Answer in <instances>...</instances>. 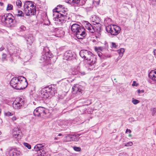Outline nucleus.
I'll return each instance as SVG.
<instances>
[{
	"label": "nucleus",
	"mask_w": 156,
	"mask_h": 156,
	"mask_svg": "<svg viewBox=\"0 0 156 156\" xmlns=\"http://www.w3.org/2000/svg\"><path fill=\"white\" fill-rule=\"evenodd\" d=\"M61 6H59V8H60V9H61V8H63V7H64L63 6V5H61Z\"/></svg>",
	"instance_id": "obj_55"
},
{
	"label": "nucleus",
	"mask_w": 156,
	"mask_h": 156,
	"mask_svg": "<svg viewBox=\"0 0 156 156\" xmlns=\"http://www.w3.org/2000/svg\"><path fill=\"white\" fill-rule=\"evenodd\" d=\"M138 85V84L136 83L135 81H133L132 84V86L133 87H137Z\"/></svg>",
	"instance_id": "obj_43"
},
{
	"label": "nucleus",
	"mask_w": 156,
	"mask_h": 156,
	"mask_svg": "<svg viewBox=\"0 0 156 156\" xmlns=\"http://www.w3.org/2000/svg\"><path fill=\"white\" fill-rule=\"evenodd\" d=\"M26 102V99L22 97L16 98L13 103V107L14 109H20L23 106Z\"/></svg>",
	"instance_id": "obj_9"
},
{
	"label": "nucleus",
	"mask_w": 156,
	"mask_h": 156,
	"mask_svg": "<svg viewBox=\"0 0 156 156\" xmlns=\"http://www.w3.org/2000/svg\"><path fill=\"white\" fill-rule=\"evenodd\" d=\"M100 0H93V3H95L97 5H98L99 4Z\"/></svg>",
	"instance_id": "obj_44"
},
{
	"label": "nucleus",
	"mask_w": 156,
	"mask_h": 156,
	"mask_svg": "<svg viewBox=\"0 0 156 156\" xmlns=\"http://www.w3.org/2000/svg\"><path fill=\"white\" fill-rule=\"evenodd\" d=\"M47 147V145L45 143L37 144L34 147V150L36 151H41L43 153H45V150L46 149Z\"/></svg>",
	"instance_id": "obj_16"
},
{
	"label": "nucleus",
	"mask_w": 156,
	"mask_h": 156,
	"mask_svg": "<svg viewBox=\"0 0 156 156\" xmlns=\"http://www.w3.org/2000/svg\"><path fill=\"white\" fill-rule=\"evenodd\" d=\"M66 2L70 4H72L74 5L82 6L86 3L87 0H66Z\"/></svg>",
	"instance_id": "obj_18"
},
{
	"label": "nucleus",
	"mask_w": 156,
	"mask_h": 156,
	"mask_svg": "<svg viewBox=\"0 0 156 156\" xmlns=\"http://www.w3.org/2000/svg\"><path fill=\"white\" fill-rule=\"evenodd\" d=\"M3 3L2 2H0V5L2 6L3 5Z\"/></svg>",
	"instance_id": "obj_53"
},
{
	"label": "nucleus",
	"mask_w": 156,
	"mask_h": 156,
	"mask_svg": "<svg viewBox=\"0 0 156 156\" xmlns=\"http://www.w3.org/2000/svg\"><path fill=\"white\" fill-rule=\"evenodd\" d=\"M83 88L82 86L78 84H75L72 87V91H75L76 93L80 94L83 92Z\"/></svg>",
	"instance_id": "obj_19"
},
{
	"label": "nucleus",
	"mask_w": 156,
	"mask_h": 156,
	"mask_svg": "<svg viewBox=\"0 0 156 156\" xmlns=\"http://www.w3.org/2000/svg\"><path fill=\"white\" fill-rule=\"evenodd\" d=\"M1 21L3 24L7 27H14L16 24L14 17L11 13L5 14L1 16Z\"/></svg>",
	"instance_id": "obj_5"
},
{
	"label": "nucleus",
	"mask_w": 156,
	"mask_h": 156,
	"mask_svg": "<svg viewBox=\"0 0 156 156\" xmlns=\"http://www.w3.org/2000/svg\"><path fill=\"white\" fill-rule=\"evenodd\" d=\"M149 1L151 2V3H152L155 2V0H149Z\"/></svg>",
	"instance_id": "obj_52"
},
{
	"label": "nucleus",
	"mask_w": 156,
	"mask_h": 156,
	"mask_svg": "<svg viewBox=\"0 0 156 156\" xmlns=\"http://www.w3.org/2000/svg\"><path fill=\"white\" fill-rule=\"evenodd\" d=\"M70 72L73 75H77L78 76H83L85 74V73L81 71L80 67L76 66H72L70 69Z\"/></svg>",
	"instance_id": "obj_12"
},
{
	"label": "nucleus",
	"mask_w": 156,
	"mask_h": 156,
	"mask_svg": "<svg viewBox=\"0 0 156 156\" xmlns=\"http://www.w3.org/2000/svg\"><path fill=\"white\" fill-rule=\"evenodd\" d=\"M144 92V90H137V93L138 94H140L141 93H143Z\"/></svg>",
	"instance_id": "obj_46"
},
{
	"label": "nucleus",
	"mask_w": 156,
	"mask_h": 156,
	"mask_svg": "<svg viewBox=\"0 0 156 156\" xmlns=\"http://www.w3.org/2000/svg\"><path fill=\"white\" fill-rule=\"evenodd\" d=\"M36 4L33 2H26L23 6V11L26 15H34L36 12Z\"/></svg>",
	"instance_id": "obj_6"
},
{
	"label": "nucleus",
	"mask_w": 156,
	"mask_h": 156,
	"mask_svg": "<svg viewBox=\"0 0 156 156\" xmlns=\"http://www.w3.org/2000/svg\"><path fill=\"white\" fill-rule=\"evenodd\" d=\"M13 9V5L10 4H8L7 7L6 8V10L7 11L12 10Z\"/></svg>",
	"instance_id": "obj_34"
},
{
	"label": "nucleus",
	"mask_w": 156,
	"mask_h": 156,
	"mask_svg": "<svg viewBox=\"0 0 156 156\" xmlns=\"http://www.w3.org/2000/svg\"><path fill=\"white\" fill-rule=\"evenodd\" d=\"M23 145L25 147H27L28 149H30L31 148V146L28 143H23Z\"/></svg>",
	"instance_id": "obj_38"
},
{
	"label": "nucleus",
	"mask_w": 156,
	"mask_h": 156,
	"mask_svg": "<svg viewBox=\"0 0 156 156\" xmlns=\"http://www.w3.org/2000/svg\"><path fill=\"white\" fill-rule=\"evenodd\" d=\"M1 134H2V132L1 131H0V135H1Z\"/></svg>",
	"instance_id": "obj_60"
},
{
	"label": "nucleus",
	"mask_w": 156,
	"mask_h": 156,
	"mask_svg": "<svg viewBox=\"0 0 156 156\" xmlns=\"http://www.w3.org/2000/svg\"><path fill=\"white\" fill-rule=\"evenodd\" d=\"M1 60L2 61H4L7 60V55L3 53L2 55Z\"/></svg>",
	"instance_id": "obj_29"
},
{
	"label": "nucleus",
	"mask_w": 156,
	"mask_h": 156,
	"mask_svg": "<svg viewBox=\"0 0 156 156\" xmlns=\"http://www.w3.org/2000/svg\"><path fill=\"white\" fill-rule=\"evenodd\" d=\"M16 5L19 8L21 7L22 5V2L20 0H16Z\"/></svg>",
	"instance_id": "obj_32"
},
{
	"label": "nucleus",
	"mask_w": 156,
	"mask_h": 156,
	"mask_svg": "<svg viewBox=\"0 0 156 156\" xmlns=\"http://www.w3.org/2000/svg\"><path fill=\"white\" fill-rule=\"evenodd\" d=\"M20 131L17 128H14L12 130V135L15 138H19L20 137Z\"/></svg>",
	"instance_id": "obj_23"
},
{
	"label": "nucleus",
	"mask_w": 156,
	"mask_h": 156,
	"mask_svg": "<svg viewBox=\"0 0 156 156\" xmlns=\"http://www.w3.org/2000/svg\"><path fill=\"white\" fill-rule=\"evenodd\" d=\"M56 59V56H54L52 57L51 56L48 48L44 47L40 59L41 62H45V63L50 64H52L55 62Z\"/></svg>",
	"instance_id": "obj_4"
},
{
	"label": "nucleus",
	"mask_w": 156,
	"mask_h": 156,
	"mask_svg": "<svg viewBox=\"0 0 156 156\" xmlns=\"http://www.w3.org/2000/svg\"><path fill=\"white\" fill-rule=\"evenodd\" d=\"M8 51L10 56H12L18 55L21 52V50L20 48L14 46L11 47L9 49Z\"/></svg>",
	"instance_id": "obj_13"
},
{
	"label": "nucleus",
	"mask_w": 156,
	"mask_h": 156,
	"mask_svg": "<svg viewBox=\"0 0 156 156\" xmlns=\"http://www.w3.org/2000/svg\"><path fill=\"white\" fill-rule=\"evenodd\" d=\"M61 128H62L61 129V130H65L68 127V125H67L66 123L65 124H61Z\"/></svg>",
	"instance_id": "obj_30"
},
{
	"label": "nucleus",
	"mask_w": 156,
	"mask_h": 156,
	"mask_svg": "<svg viewBox=\"0 0 156 156\" xmlns=\"http://www.w3.org/2000/svg\"><path fill=\"white\" fill-rule=\"evenodd\" d=\"M116 79L115 78V79H114V80L116 82H117V81H116Z\"/></svg>",
	"instance_id": "obj_57"
},
{
	"label": "nucleus",
	"mask_w": 156,
	"mask_h": 156,
	"mask_svg": "<svg viewBox=\"0 0 156 156\" xmlns=\"http://www.w3.org/2000/svg\"><path fill=\"white\" fill-rule=\"evenodd\" d=\"M73 149L75 151H80L81 150V148L80 147H74Z\"/></svg>",
	"instance_id": "obj_40"
},
{
	"label": "nucleus",
	"mask_w": 156,
	"mask_h": 156,
	"mask_svg": "<svg viewBox=\"0 0 156 156\" xmlns=\"http://www.w3.org/2000/svg\"><path fill=\"white\" fill-rule=\"evenodd\" d=\"M33 104H34V105H35V102H33Z\"/></svg>",
	"instance_id": "obj_62"
},
{
	"label": "nucleus",
	"mask_w": 156,
	"mask_h": 156,
	"mask_svg": "<svg viewBox=\"0 0 156 156\" xmlns=\"http://www.w3.org/2000/svg\"><path fill=\"white\" fill-rule=\"evenodd\" d=\"M74 53L70 51H69L66 52L63 56L64 59L66 60H71L75 58Z\"/></svg>",
	"instance_id": "obj_17"
},
{
	"label": "nucleus",
	"mask_w": 156,
	"mask_h": 156,
	"mask_svg": "<svg viewBox=\"0 0 156 156\" xmlns=\"http://www.w3.org/2000/svg\"><path fill=\"white\" fill-rule=\"evenodd\" d=\"M52 86H54V85L48 86L42 89L40 96L43 100H46L49 97L52 90Z\"/></svg>",
	"instance_id": "obj_8"
},
{
	"label": "nucleus",
	"mask_w": 156,
	"mask_h": 156,
	"mask_svg": "<svg viewBox=\"0 0 156 156\" xmlns=\"http://www.w3.org/2000/svg\"><path fill=\"white\" fill-rule=\"evenodd\" d=\"M1 109H0V113H1Z\"/></svg>",
	"instance_id": "obj_61"
},
{
	"label": "nucleus",
	"mask_w": 156,
	"mask_h": 156,
	"mask_svg": "<svg viewBox=\"0 0 156 156\" xmlns=\"http://www.w3.org/2000/svg\"><path fill=\"white\" fill-rule=\"evenodd\" d=\"M85 27L86 29L89 31V32L93 33L96 30V27L94 26H92L90 23L87 22H85Z\"/></svg>",
	"instance_id": "obj_21"
},
{
	"label": "nucleus",
	"mask_w": 156,
	"mask_h": 156,
	"mask_svg": "<svg viewBox=\"0 0 156 156\" xmlns=\"http://www.w3.org/2000/svg\"><path fill=\"white\" fill-rule=\"evenodd\" d=\"M64 81L65 83H66L67 82H69L68 80H67L65 79L64 80Z\"/></svg>",
	"instance_id": "obj_51"
},
{
	"label": "nucleus",
	"mask_w": 156,
	"mask_h": 156,
	"mask_svg": "<svg viewBox=\"0 0 156 156\" xmlns=\"http://www.w3.org/2000/svg\"><path fill=\"white\" fill-rule=\"evenodd\" d=\"M17 12H18V14H17L18 16H24V14L22 11L18 10L17 11Z\"/></svg>",
	"instance_id": "obj_35"
},
{
	"label": "nucleus",
	"mask_w": 156,
	"mask_h": 156,
	"mask_svg": "<svg viewBox=\"0 0 156 156\" xmlns=\"http://www.w3.org/2000/svg\"><path fill=\"white\" fill-rule=\"evenodd\" d=\"M87 60L86 66L90 70H91L94 68L96 62V58L95 55H92Z\"/></svg>",
	"instance_id": "obj_11"
},
{
	"label": "nucleus",
	"mask_w": 156,
	"mask_h": 156,
	"mask_svg": "<svg viewBox=\"0 0 156 156\" xmlns=\"http://www.w3.org/2000/svg\"><path fill=\"white\" fill-rule=\"evenodd\" d=\"M107 32L111 35L115 36L119 34L121 31V28L119 26L115 25H108L106 27Z\"/></svg>",
	"instance_id": "obj_7"
},
{
	"label": "nucleus",
	"mask_w": 156,
	"mask_h": 156,
	"mask_svg": "<svg viewBox=\"0 0 156 156\" xmlns=\"http://www.w3.org/2000/svg\"><path fill=\"white\" fill-rule=\"evenodd\" d=\"M5 49V48L3 46H2V47L0 48V51H1Z\"/></svg>",
	"instance_id": "obj_48"
},
{
	"label": "nucleus",
	"mask_w": 156,
	"mask_h": 156,
	"mask_svg": "<svg viewBox=\"0 0 156 156\" xmlns=\"http://www.w3.org/2000/svg\"><path fill=\"white\" fill-rule=\"evenodd\" d=\"M106 64V63H102V66H104L105 65V64Z\"/></svg>",
	"instance_id": "obj_54"
},
{
	"label": "nucleus",
	"mask_w": 156,
	"mask_h": 156,
	"mask_svg": "<svg viewBox=\"0 0 156 156\" xmlns=\"http://www.w3.org/2000/svg\"><path fill=\"white\" fill-rule=\"evenodd\" d=\"M18 119V118L16 117V116H14L12 118L11 120L12 122H14L16 120Z\"/></svg>",
	"instance_id": "obj_42"
},
{
	"label": "nucleus",
	"mask_w": 156,
	"mask_h": 156,
	"mask_svg": "<svg viewBox=\"0 0 156 156\" xmlns=\"http://www.w3.org/2000/svg\"><path fill=\"white\" fill-rule=\"evenodd\" d=\"M112 47L113 48H116L117 47V45L115 43H112Z\"/></svg>",
	"instance_id": "obj_45"
},
{
	"label": "nucleus",
	"mask_w": 156,
	"mask_h": 156,
	"mask_svg": "<svg viewBox=\"0 0 156 156\" xmlns=\"http://www.w3.org/2000/svg\"><path fill=\"white\" fill-rule=\"evenodd\" d=\"M23 37L25 39L26 41L28 47L31 46L33 44L35 41V38L33 36L30 34L24 35Z\"/></svg>",
	"instance_id": "obj_14"
},
{
	"label": "nucleus",
	"mask_w": 156,
	"mask_h": 156,
	"mask_svg": "<svg viewBox=\"0 0 156 156\" xmlns=\"http://www.w3.org/2000/svg\"><path fill=\"white\" fill-rule=\"evenodd\" d=\"M5 115L7 116H12L13 115V114L12 112H8L5 113Z\"/></svg>",
	"instance_id": "obj_41"
},
{
	"label": "nucleus",
	"mask_w": 156,
	"mask_h": 156,
	"mask_svg": "<svg viewBox=\"0 0 156 156\" xmlns=\"http://www.w3.org/2000/svg\"><path fill=\"white\" fill-rule=\"evenodd\" d=\"M47 110L42 107L37 108L34 111V115L38 117H43L46 114Z\"/></svg>",
	"instance_id": "obj_10"
},
{
	"label": "nucleus",
	"mask_w": 156,
	"mask_h": 156,
	"mask_svg": "<svg viewBox=\"0 0 156 156\" xmlns=\"http://www.w3.org/2000/svg\"><path fill=\"white\" fill-rule=\"evenodd\" d=\"M151 111H152V114L153 115H154L156 114V108H153L151 109Z\"/></svg>",
	"instance_id": "obj_37"
},
{
	"label": "nucleus",
	"mask_w": 156,
	"mask_h": 156,
	"mask_svg": "<svg viewBox=\"0 0 156 156\" xmlns=\"http://www.w3.org/2000/svg\"><path fill=\"white\" fill-rule=\"evenodd\" d=\"M124 144V146H132L133 144V143L131 142H129L128 143H126Z\"/></svg>",
	"instance_id": "obj_39"
},
{
	"label": "nucleus",
	"mask_w": 156,
	"mask_h": 156,
	"mask_svg": "<svg viewBox=\"0 0 156 156\" xmlns=\"http://www.w3.org/2000/svg\"><path fill=\"white\" fill-rule=\"evenodd\" d=\"M148 76L151 80L156 81V69L151 71Z\"/></svg>",
	"instance_id": "obj_24"
},
{
	"label": "nucleus",
	"mask_w": 156,
	"mask_h": 156,
	"mask_svg": "<svg viewBox=\"0 0 156 156\" xmlns=\"http://www.w3.org/2000/svg\"><path fill=\"white\" fill-rule=\"evenodd\" d=\"M10 83L13 88L18 90L24 89L27 86L26 78L22 76L14 77L11 80Z\"/></svg>",
	"instance_id": "obj_2"
},
{
	"label": "nucleus",
	"mask_w": 156,
	"mask_h": 156,
	"mask_svg": "<svg viewBox=\"0 0 156 156\" xmlns=\"http://www.w3.org/2000/svg\"><path fill=\"white\" fill-rule=\"evenodd\" d=\"M95 51L97 52L98 54L99 57L101 56L102 55V53L101 52L102 50V48L101 47H95L94 48Z\"/></svg>",
	"instance_id": "obj_25"
},
{
	"label": "nucleus",
	"mask_w": 156,
	"mask_h": 156,
	"mask_svg": "<svg viewBox=\"0 0 156 156\" xmlns=\"http://www.w3.org/2000/svg\"><path fill=\"white\" fill-rule=\"evenodd\" d=\"M59 6H61V5H58L56 8L53 10V15L54 16V20L55 22V23L58 25H61L66 21L69 23L71 19L70 18L69 14L68 16L67 9L64 7L60 9Z\"/></svg>",
	"instance_id": "obj_1"
},
{
	"label": "nucleus",
	"mask_w": 156,
	"mask_h": 156,
	"mask_svg": "<svg viewBox=\"0 0 156 156\" xmlns=\"http://www.w3.org/2000/svg\"><path fill=\"white\" fill-rule=\"evenodd\" d=\"M154 55L155 58H156V49H155L153 51Z\"/></svg>",
	"instance_id": "obj_47"
},
{
	"label": "nucleus",
	"mask_w": 156,
	"mask_h": 156,
	"mask_svg": "<svg viewBox=\"0 0 156 156\" xmlns=\"http://www.w3.org/2000/svg\"><path fill=\"white\" fill-rule=\"evenodd\" d=\"M25 58H27V59L29 60L31 58V56L27 55L25 56Z\"/></svg>",
	"instance_id": "obj_50"
},
{
	"label": "nucleus",
	"mask_w": 156,
	"mask_h": 156,
	"mask_svg": "<svg viewBox=\"0 0 156 156\" xmlns=\"http://www.w3.org/2000/svg\"><path fill=\"white\" fill-rule=\"evenodd\" d=\"M93 54L90 51L86 50H81L80 53V56L85 60H88Z\"/></svg>",
	"instance_id": "obj_15"
},
{
	"label": "nucleus",
	"mask_w": 156,
	"mask_h": 156,
	"mask_svg": "<svg viewBox=\"0 0 156 156\" xmlns=\"http://www.w3.org/2000/svg\"><path fill=\"white\" fill-rule=\"evenodd\" d=\"M15 148L11 149L9 152V156H15Z\"/></svg>",
	"instance_id": "obj_28"
},
{
	"label": "nucleus",
	"mask_w": 156,
	"mask_h": 156,
	"mask_svg": "<svg viewBox=\"0 0 156 156\" xmlns=\"http://www.w3.org/2000/svg\"><path fill=\"white\" fill-rule=\"evenodd\" d=\"M132 102L134 105H136L140 102V101L138 100L135 99L134 98H133L132 100Z\"/></svg>",
	"instance_id": "obj_33"
},
{
	"label": "nucleus",
	"mask_w": 156,
	"mask_h": 156,
	"mask_svg": "<svg viewBox=\"0 0 156 156\" xmlns=\"http://www.w3.org/2000/svg\"><path fill=\"white\" fill-rule=\"evenodd\" d=\"M44 25H48L50 24V22L49 20H48L47 17L45 19V20H44Z\"/></svg>",
	"instance_id": "obj_31"
},
{
	"label": "nucleus",
	"mask_w": 156,
	"mask_h": 156,
	"mask_svg": "<svg viewBox=\"0 0 156 156\" xmlns=\"http://www.w3.org/2000/svg\"><path fill=\"white\" fill-rule=\"evenodd\" d=\"M124 51L125 50L123 48H121L118 50L117 52L119 54V56L118 57L119 59H120L122 57Z\"/></svg>",
	"instance_id": "obj_26"
},
{
	"label": "nucleus",
	"mask_w": 156,
	"mask_h": 156,
	"mask_svg": "<svg viewBox=\"0 0 156 156\" xmlns=\"http://www.w3.org/2000/svg\"><path fill=\"white\" fill-rule=\"evenodd\" d=\"M155 135H156V128L155 130Z\"/></svg>",
	"instance_id": "obj_59"
},
{
	"label": "nucleus",
	"mask_w": 156,
	"mask_h": 156,
	"mask_svg": "<svg viewBox=\"0 0 156 156\" xmlns=\"http://www.w3.org/2000/svg\"><path fill=\"white\" fill-rule=\"evenodd\" d=\"M131 131L130 130L128 129H127L126 130V133H127V132H128L129 133H131Z\"/></svg>",
	"instance_id": "obj_49"
},
{
	"label": "nucleus",
	"mask_w": 156,
	"mask_h": 156,
	"mask_svg": "<svg viewBox=\"0 0 156 156\" xmlns=\"http://www.w3.org/2000/svg\"><path fill=\"white\" fill-rule=\"evenodd\" d=\"M19 30L21 31H24L26 30V27L23 25L20 27Z\"/></svg>",
	"instance_id": "obj_36"
},
{
	"label": "nucleus",
	"mask_w": 156,
	"mask_h": 156,
	"mask_svg": "<svg viewBox=\"0 0 156 156\" xmlns=\"http://www.w3.org/2000/svg\"><path fill=\"white\" fill-rule=\"evenodd\" d=\"M75 23V22L72 21L69 23L71 30L78 39H82L86 35L85 29Z\"/></svg>",
	"instance_id": "obj_3"
},
{
	"label": "nucleus",
	"mask_w": 156,
	"mask_h": 156,
	"mask_svg": "<svg viewBox=\"0 0 156 156\" xmlns=\"http://www.w3.org/2000/svg\"><path fill=\"white\" fill-rule=\"evenodd\" d=\"M62 135V134H61L60 133V134H59L58 135V136H61Z\"/></svg>",
	"instance_id": "obj_56"
},
{
	"label": "nucleus",
	"mask_w": 156,
	"mask_h": 156,
	"mask_svg": "<svg viewBox=\"0 0 156 156\" xmlns=\"http://www.w3.org/2000/svg\"><path fill=\"white\" fill-rule=\"evenodd\" d=\"M81 134H78L76 135H69L67 136L66 137L67 139L66 141H77L78 140V137L80 136Z\"/></svg>",
	"instance_id": "obj_20"
},
{
	"label": "nucleus",
	"mask_w": 156,
	"mask_h": 156,
	"mask_svg": "<svg viewBox=\"0 0 156 156\" xmlns=\"http://www.w3.org/2000/svg\"><path fill=\"white\" fill-rule=\"evenodd\" d=\"M91 20L94 23V24L95 25V24H98V27H99L100 29L101 25L100 22L101 21L100 19L97 16L95 15H93L92 16V17L90 18Z\"/></svg>",
	"instance_id": "obj_22"
},
{
	"label": "nucleus",
	"mask_w": 156,
	"mask_h": 156,
	"mask_svg": "<svg viewBox=\"0 0 156 156\" xmlns=\"http://www.w3.org/2000/svg\"><path fill=\"white\" fill-rule=\"evenodd\" d=\"M15 156H21L22 154V153L20 150H18L16 148H15Z\"/></svg>",
	"instance_id": "obj_27"
},
{
	"label": "nucleus",
	"mask_w": 156,
	"mask_h": 156,
	"mask_svg": "<svg viewBox=\"0 0 156 156\" xmlns=\"http://www.w3.org/2000/svg\"><path fill=\"white\" fill-rule=\"evenodd\" d=\"M54 140H57V138L56 137H55L54 138Z\"/></svg>",
	"instance_id": "obj_58"
}]
</instances>
